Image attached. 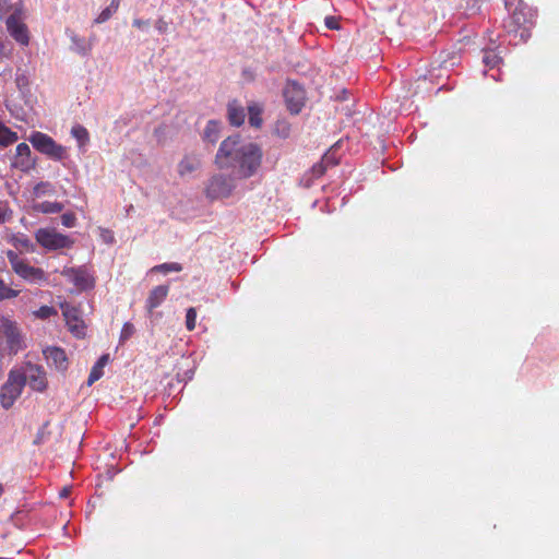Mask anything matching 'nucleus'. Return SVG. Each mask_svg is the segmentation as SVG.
Returning <instances> with one entry per match:
<instances>
[{"label": "nucleus", "instance_id": "obj_1", "mask_svg": "<svg viewBox=\"0 0 559 559\" xmlns=\"http://www.w3.org/2000/svg\"><path fill=\"white\" fill-rule=\"evenodd\" d=\"M262 150L252 142H242L239 135L228 136L221 143L215 162L219 168L234 167L241 179L254 176L262 163Z\"/></svg>", "mask_w": 559, "mask_h": 559}, {"label": "nucleus", "instance_id": "obj_2", "mask_svg": "<svg viewBox=\"0 0 559 559\" xmlns=\"http://www.w3.org/2000/svg\"><path fill=\"white\" fill-rule=\"evenodd\" d=\"M28 141L32 143L36 151L47 155L53 160L61 162L69 156L67 147L58 144L51 136L46 133L39 131L33 132L29 135Z\"/></svg>", "mask_w": 559, "mask_h": 559}, {"label": "nucleus", "instance_id": "obj_3", "mask_svg": "<svg viewBox=\"0 0 559 559\" xmlns=\"http://www.w3.org/2000/svg\"><path fill=\"white\" fill-rule=\"evenodd\" d=\"M36 241L47 250H59L64 248H71L74 243L67 235H62L56 229L39 228L35 233Z\"/></svg>", "mask_w": 559, "mask_h": 559}, {"label": "nucleus", "instance_id": "obj_4", "mask_svg": "<svg viewBox=\"0 0 559 559\" xmlns=\"http://www.w3.org/2000/svg\"><path fill=\"white\" fill-rule=\"evenodd\" d=\"M23 378L20 376L17 370H11L8 380L1 388L0 402L1 405L8 409L10 408L16 399L21 395L24 388Z\"/></svg>", "mask_w": 559, "mask_h": 559}, {"label": "nucleus", "instance_id": "obj_5", "mask_svg": "<svg viewBox=\"0 0 559 559\" xmlns=\"http://www.w3.org/2000/svg\"><path fill=\"white\" fill-rule=\"evenodd\" d=\"M17 371L23 378L24 385L27 383L32 390L37 392H44L47 389L48 381L44 367L26 362L22 369Z\"/></svg>", "mask_w": 559, "mask_h": 559}, {"label": "nucleus", "instance_id": "obj_6", "mask_svg": "<svg viewBox=\"0 0 559 559\" xmlns=\"http://www.w3.org/2000/svg\"><path fill=\"white\" fill-rule=\"evenodd\" d=\"M235 179L225 175H215L213 176L206 186L205 193L206 197L215 200L228 198L231 195L235 190Z\"/></svg>", "mask_w": 559, "mask_h": 559}, {"label": "nucleus", "instance_id": "obj_7", "mask_svg": "<svg viewBox=\"0 0 559 559\" xmlns=\"http://www.w3.org/2000/svg\"><path fill=\"white\" fill-rule=\"evenodd\" d=\"M283 96L285 98L287 109L292 114L297 115L301 111L306 100V92L301 85L295 81H288L285 85Z\"/></svg>", "mask_w": 559, "mask_h": 559}, {"label": "nucleus", "instance_id": "obj_8", "mask_svg": "<svg viewBox=\"0 0 559 559\" xmlns=\"http://www.w3.org/2000/svg\"><path fill=\"white\" fill-rule=\"evenodd\" d=\"M62 275L80 290L92 289L95 286V278L84 266L67 267L62 271Z\"/></svg>", "mask_w": 559, "mask_h": 559}, {"label": "nucleus", "instance_id": "obj_9", "mask_svg": "<svg viewBox=\"0 0 559 559\" xmlns=\"http://www.w3.org/2000/svg\"><path fill=\"white\" fill-rule=\"evenodd\" d=\"M61 309L68 329L78 337L84 336L86 326L80 317L79 309L68 302L62 304Z\"/></svg>", "mask_w": 559, "mask_h": 559}, {"label": "nucleus", "instance_id": "obj_10", "mask_svg": "<svg viewBox=\"0 0 559 559\" xmlns=\"http://www.w3.org/2000/svg\"><path fill=\"white\" fill-rule=\"evenodd\" d=\"M13 272L26 282L39 284L47 281L45 271L40 267L31 265L25 259Z\"/></svg>", "mask_w": 559, "mask_h": 559}, {"label": "nucleus", "instance_id": "obj_11", "mask_svg": "<svg viewBox=\"0 0 559 559\" xmlns=\"http://www.w3.org/2000/svg\"><path fill=\"white\" fill-rule=\"evenodd\" d=\"M7 28L9 34L21 45L26 46L29 41L27 26L15 14L7 19Z\"/></svg>", "mask_w": 559, "mask_h": 559}, {"label": "nucleus", "instance_id": "obj_12", "mask_svg": "<svg viewBox=\"0 0 559 559\" xmlns=\"http://www.w3.org/2000/svg\"><path fill=\"white\" fill-rule=\"evenodd\" d=\"M527 23L524 10L518 7L510 16L509 23L504 25L509 33L520 32V37L523 39L527 36L528 28L525 26Z\"/></svg>", "mask_w": 559, "mask_h": 559}, {"label": "nucleus", "instance_id": "obj_13", "mask_svg": "<svg viewBox=\"0 0 559 559\" xmlns=\"http://www.w3.org/2000/svg\"><path fill=\"white\" fill-rule=\"evenodd\" d=\"M12 166L22 171H27L35 166V160L32 157L31 148L26 143H20L16 146V154Z\"/></svg>", "mask_w": 559, "mask_h": 559}, {"label": "nucleus", "instance_id": "obj_14", "mask_svg": "<svg viewBox=\"0 0 559 559\" xmlns=\"http://www.w3.org/2000/svg\"><path fill=\"white\" fill-rule=\"evenodd\" d=\"M43 354L49 366L55 367L59 371H64L68 368V358L64 350L60 347H47Z\"/></svg>", "mask_w": 559, "mask_h": 559}, {"label": "nucleus", "instance_id": "obj_15", "mask_svg": "<svg viewBox=\"0 0 559 559\" xmlns=\"http://www.w3.org/2000/svg\"><path fill=\"white\" fill-rule=\"evenodd\" d=\"M169 287L167 285H159L154 287L146 299V308L152 312L157 308L167 297Z\"/></svg>", "mask_w": 559, "mask_h": 559}, {"label": "nucleus", "instance_id": "obj_16", "mask_svg": "<svg viewBox=\"0 0 559 559\" xmlns=\"http://www.w3.org/2000/svg\"><path fill=\"white\" fill-rule=\"evenodd\" d=\"M227 112L228 120L233 126L239 127L243 123L246 118L245 109L237 100L228 103Z\"/></svg>", "mask_w": 559, "mask_h": 559}, {"label": "nucleus", "instance_id": "obj_17", "mask_svg": "<svg viewBox=\"0 0 559 559\" xmlns=\"http://www.w3.org/2000/svg\"><path fill=\"white\" fill-rule=\"evenodd\" d=\"M93 39L94 38H91L86 41L84 38L73 34L71 36V41L73 44L72 49L82 56H87L93 48Z\"/></svg>", "mask_w": 559, "mask_h": 559}, {"label": "nucleus", "instance_id": "obj_18", "mask_svg": "<svg viewBox=\"0 0 559 559\" xmlns=\"http://www.w3.org/2000/svg\"><path fill=\"white\" fill-rule=\"evenodd\" d=\"M109 360V355L105 354L99 357L97 362L94 365V367L91 370V373L87 379V385H92L95 381L102 378L103 376V368L107 365Z\"/></svg>", "mask_w": 559, "mask_h": 559}, {"label": "nucleus", "instance_id": "obj_19", "mask_svg": "<svg viewBox=\"0 0 559 559\" xmlns=\"http://www.w3.org/2000/svg\"><path fill=\"white\" fill-rule=\"evenodd\" d=\"M200 167V160L192 156L183 157L178 164V173L180 176L189 175Z\"/></svg>", "mask_w": 559, "mask_h": 559}, {"label": "nucleus", "instance_id": "obj_20", "mask_svg": "<svg viewBox=\"0 0 559 559\" xmlns=\"http://www.w3.org/2000/svg\"><path fill=\"white\" fill-rule=\"evenodd\" d=\"M10 242L17 250H25L27 252L34 251V245L31 239L24 234H14L10 237Z\"/></svg>", "mask_w": 559, "mask_h": 559}, {"label": "nucleus", "instance_id": "obj_21", "mask_svg": "<svg viewBox=\"0 0 559 559\" xmlns=\"http://www.w3.org/2000/svg\"><path fill=\"white\" fill-rule=\"evenodd\" d=\"M249 123L254 128L262 126V107L255 103L248 106Z\"/></svg>", "mask_w": 559, "mask_h": 559}, {"label": "nucleus", "instance_id": "obj_22", "mask_svg": "<svg viewBox=\"0 0 559 559\" xmlns=\"http://www.w3.org/2000/svg\"><path fill=\"white\" fill-rule=\"evenodd\" d=\"M17 141V134L0 122V144L9 145Z\"/></svg>", "mask_w": 559, "mask_h": 559}, {"label": "nucleus", "instance_id": "obj_23", "mask_svg": "<svg viewBox=\"0 0 559 559\" xmlns=\"http://www.w3.org/2000/svg\"><path fill=\"white\" fill-rule=\"evenodd\" d=\"M273 133L281 138L287 139L290 135V123L284 119L277 120L273 128Z\"/></svg>", "mask_w": 559, "mask_h": 559}, {"label": "nucleus", "instance_id": "obj_24", "mask_svg": "<svg viewBox=\"0 0 559 559\" xmlns=\"http://www.w3.org/2000/svg\"><path fill=\"white\" fill-rule=\"evenodd\" d=\"M219 123L216 121H209L204 130V139L215 143L218 139Z\"/></svg>", "mask_w": 559, "mask_h": 559}, {"label": "nucleus", "instance_id": "obj_25", "mask_svg": "<svg viewBox=\"0 0 559 559\" xmlns=\"http://www.w3.org/2000/svg\"><path fill=\"white\" fill-rule=\"evenodd\" d=\"M182 266L180 263L171 262V263H163L154 266L151 271L167 274L169 272H180Z\"/></svg>", "mask_w": 559, "mask_h": 559}, {"label": "nucleus", "instance_id": "obj_26", "mask_svg": "<svg viewBox=\"0 0 559 559\" xmlns=\"http://www.w3.org/2000/svg\"><path fill=\"white\" fill-rule=\"evenodd\" d=\"M38 210L43 213H59L63 210V204L60 202L45 201L38 205Z\"/></svg>", "mask_w": 559, "mask_h": 559}, {"label": "nucleus", "instance_id": "obj_27", "mask_svg": "<svg viewBox=\"0 0 559 559\" xmlns=\"http://www.w3.org/2000/svg\"><path fill=\"white\" fill-rule=\"evenodd\" d=\"M71 133L81 145L85 144L90 139L87 130L81 124L74 126Z\"/></svg>", "mask_w": 559, "mask_h": 559}, {"label": "nucleus", "instance_id": "obj_28", "mask_svg": "<svg viewBox=\"0 0 559 559\" xmlns=\"http://www.w3.org/2000/svg\"><path fill=\"white\" fill-rule=\"evenodd\" d=\"M483 61L486 67L492 69L501 62V58L493 50H486Z\"/></svg>", "mask_w": 559, "mask_h": 559}, {"label": "nucleus", "instance_id": "obj_29", "mask_svg": "<svg viewBox=\"0 0 559 559\" xmlns=\"http://www.w3.org/2000/svg\"><path fill=\"white\" fill-rule=\"evenodd\" d=\"M13 217V211L8 202L0 201V225L10 222Z\"/></svg>", "mask_w": 559, "mask_h": 559}, {"label": "nucleus", "instance_id": "obj_30", "mask_svg": "<svg viewBox=\"0 0 559 559\" xmlns=\"http://www.w3.org/2000/svg\"><path fill=\"white\" fill-rule=\"evenodd\" d=\"M19 295L17 290H14L5 285V283L0 278V301L4 299H11Z\"/></svg>", "mask_w": 559, "mask_h": 559}, {"label": "nucleus", "instance_id": "obj_31", "mask_svg": "<svg viewBox=\"0 0 559 559\" xmlns=\"http://www.w3.org/2000/svg\"><path fill=\"white\" fill-rule=\"evenodd\" d=\"M328 159H329V154H325V155L322 157V159H321V162H320V163H317V164H314V165L312 166V168H311V173H312V176H313L314 178H319V177H321V176L325 173V170H326L325 162H328Z\"/></svg>", "mask_w": 559, "mask_h": 559}, {"label": "nucleus", "instance_id": "obj_32", "mask_svg": "<svg viewBox=\"0 0 559 559\" xmlns=\"http://www.w3.org/2000/svg\"><path fill=\"white\" fill-rule=\"evenodd\" d=\"M197 311L194 308H189L186 314V326L189 331L195 328Z\"/></svg>", "mask_w": 559, "mask_h": 559}, {"label": "nucleus", "instance_id": "obj_33", "mask_svg": "<svg viewBox=\"0 0 559 559\" xmlns=\"http://www.w3.org/2000/svg\"><path fill=\"white\" fill-rule=\"evenodd\" d=\"M135 332L134 325L132 323H124L121 334H120V342H126L129 340Z\"/></svg>", "mask_w": 559, "mask_h": 559}, {"label": "nucleus", "instance_id": "obj_34", "mask_svg": "<svg viewBox=\"0 0 559 559\" xmlns=\"http://www.w3.org/2000/svg\"><path fill=\"white\" fill-rule=\"evenodd\" d=\"M5 255L10 262L12 270H15V267L19 266L21 262L24 260L20 258V255L13 250H8Z\"/></svg>", "mask_w": 559, "mask_h": 559}, {"label": "nucleus", "instance_id": "obj_35", "mask_svg": "<svg viewBox=\"0 0 559 559\" xmlns=\"http://www.w3.org/2000/svg\"><path fill=\"white\" fill-rule=\"evenodd\" d=\"M76 217L72 212H68L61 215V223L66 227H73L75 225Z\"/></svg>", "mask_w": 559, "mask_h": 559}, {"label": "nucleus", "instance_id": "obj_36", "mask_svg": "<svg viewBox=\"0 0 559 559\" xmlns=\"http://www.w3.org/2000/svg\"><path fill=\"white\" fill-rule=\"evenodd\" d=\"M55 313H56V310L52 307L43 306L41 308H39V310L37 311L36 314H37V317H39L41 319H46V318L51 317Z\"/></svg>", "mask_w": 559, "mask_h": 559}, {"label": "nucleus", "instance_id": "obj_37", "mask_svg": "<svg viewBox=\"0 0 559 559\" xmlns=\"http://www.w3.org/2000/svg\"><path fill=\"white\" fill-rule=\"evenodd\" d=\"M112 15V10L110 7L104 9L100 14L95 19L96 24H100L106 22Z\"/></svg>", "mask_w": 559, "mask_h": 559}, {"label": "nucleus", "instance_id": "obj_38", "mask_svg": "<svg viewBox=\"0 0 559 559\" xmlns=\"http://www.w3.org/2000/svg\"><path fill=\"white\" fill-rule=\"evenodd\" d=\"M324 23H325V26L330 29H338L340 28L338 19L335 16H326L324 19Z\"/></svg>", "mask_w": 559, "mask_h": 559}, {"label": "nucleus", "instance_id": "obj_39", "mask_svg": "<svg viewBox=\"0 0 559 559\" xmlns=\"http://www.w3.org/2000/svg\"><path fill=\"white\" fill-rule=\"evenodd\" d=\"M133 26H135L139 29H146L150 26V21L135 19L133 20Z\"/></svg>", "mask_w": 559, "mask_h": 559}, {"label": "nucleus", "instance_id": "obj_40", "mask_svg": "<svg viewBox=\"0 0 559 559\" xmlns=\"http://www.w3.org/2000/svg\"><path fill=\"white\" fill-rule=\"evenodd\" d=\"M155 27L163 34L167 31V23L163 19H158L155 23Z\"/></svg>", "mask_w": 559, "mask_h": 559}, {"label": "nucleus", "instance_id": "obj_41", "mask_svg": "<svg viewBox=\"0 0 559 559\" xmlns=\"http://www.w3.org/2000/svg\"><path fill=\"white\" fill-rule=\"evenodd\" d=\"M337 162L329 155V159L328 162H325V167L330 166V165H335Z\"/></svg>", "mask_w": 559, "mask_h": 559}, {"label": "nucleus", "instance_id": "obj_42", "mask_svg": "<svg viewBox=\"0 0 559 559\" xmlns=\"http://www.w3.org/2000/svg\"><path fill=\"white\" fill-rule=\"evenodd\" d=\"M68 493H69V489L63 488V489H62V491L60 492V496H61V497H67V496H68Z\"/></svg>", "mask_w": 559, "mask_h": 559}]
</instances>
